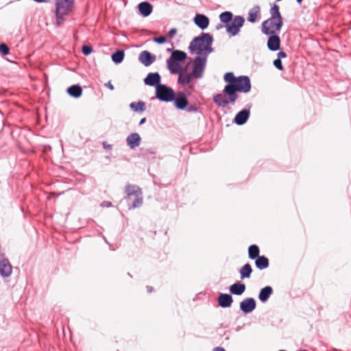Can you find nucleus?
<instances>
[{"instance_id": "1", "label": "nucleus", "mask_w": 351, "mask_h": 351, "mask_svg": "<svg viewBox=\"0 0 351 351\" xmlns=\"http://www.w3.org/2000/svg\"><path fill=\"white\" fill-rule=\"evenodd\" d=\"M213 38L209 33L202 32L195 37L189 44V49L191 53L196 52L198 56H208L214 49L212 47Z\"/></svg>"}, {"instance_id": "2", "label": "nucleus", "mask_w": 351, "mask_h": 351, "mask_svg": "<svg viewBox=\"0 0 351 351\" xmlns=\"http://www.w3.org/2000/svg\"><path fill=\"white\" fill-rule=\"evenodd\" d=\"M270 17L262 23L261 31L265 35L280 32L283 20L278 5L274 4L270 9Z\"/></svg>"}, {"instance_id": "3", "label": "nucleus", "mask_w": 351, "mask_h": 351, "mask_svg": "<svg viewBox=\"0 0 351 351\" xmlns=\"http://www.w3.org/2000/svg\"><path fill=\"white\" fill-rule=\"evenodd\" d=\"M187 58L186 53L180 50L172 51L171 56L167 60V66L169 72L172 74L180 73L182 66L180 62Z\"/></svg>"}, {"instance_id": "4", "label": "nucleus", "mask_w": 351, "mask_h": 351, "mask_svg": "<svg viewBox=\"0 0 351 351\" xmlns=\"http://www.w3.org/2000/svg\"><path fill=\"white\" fill-rule=\"evenodd\" d=\"M74 0H56V18L57 25H62L64 21V16L72 10Z\"/></svg>"}, {"instance_id": "5", "label": "nucleus", "mask_w": 351, "mask_h": 351, "mask_svg": "<svg viewBox=\"0 0 351 351\" xmlns=\"http://www.w3.org/2000/svg\"><path fill=\"white\" fill-rule=\"evenodd\" d=\"M228 89L230 90L228 93L231 95L232 97L237 99L239 97L237 92L247 93L250 90V80L248 76H239L237 77L234 85Z\"/></svg>"}, {"instance_id": "6", "label": "nucleus", "mask_w": 351, "mask_h": 351, "mask_svg": "<svg viewBox=\"0 0 351 351\" xmlns=\"http://www.w3.org/2000/svg\"><path fill=\"white\" fill-rule=\"evenodd\" d=\"M156 97L161 101L171 102L175 99V92L165 84H158L156 87Z\"/></svg>"}, {"instance_id": "7", "label": "nucleus", "mask_w": 351, "mask_h": 351, "mask_svg": "<svg viewBox=\"0 0 351 351\" xmlns=\"http://www.w3.org/2000/svg\"><path fill=\"white\" fill-rule=\"evenodd\" d=\"M207 58V56L198 55L195 58L193 62V69L191 71L194 77L199 79L202 77L206 68Z\"/></svg>"}, {"instance_id": "8", "label": "nucleus", "mask_w": 351, "mask_h": 351, "mask_svg": "<svg viewBox=\"0 0 351 351\" xmlns=\"http://www.w3.org/2000/svg\"><path fill=\"white\" fill-rule=\"evenodd\" d=\"M245 19L241 16H236L232 21L226 25V31L231 36L237 35L240 31V28L243 27Z\"/></svg>"}, {"instance_id": "9", "label": "nucleus", "mask_w": 351, "mask_h": 351, "mask_svg": "<svg viewBox=\"0 0 351 351\" xmlns=\"http://www.w3.org/2000/svg\"><path fill=\"white\" fill-rule=\"evenodd\" d=\"M225 95L219 93L213 97V101L219 107H226L228 104H233L237 99L236 98L232 97L231 95L227 92L223 91Z\"/></svg>"}, {"instance_id": "10", "label": "nucleus", "mask_w": 351, "mask_h": 351, "mask_svg": "<svg viewBox=\"0 0 351 351\" xmlns=\"http://www.w3.org/2000/svg\"><path fill=\"white\" fill-rule=\"evenodd\" d=\"M256 306V302L253 298H247L240 302V309L245 314L252 312Z\"/></svg>"}, {"instance_id": "11", "label": "nucleus", "mask_w": 351, "mask_h": 351, "mask_svg": "<svg viewBox=\"0 0 351 351\" xmlns=\"http://www.w3.org/2000/svg\"><path fill=\"white\" fill-rule=\"evenodd\" d=\"M174 106L179 110H184L187 107L188 99L184 93H178L177 95H175Z\"/></svg>"}, {"instance_id": "12", "label": "nucleus", "mask_w": 351, "mask_h": 351, "mask_svg": "<svg viewBox=\"0 0 351 351\" xmlns=\"http://www.w3.org/2000/svg\"><path fill=\"white\" fill-rule=\"evenodd\" d=\"M160 80L161 77L158 73H149L144 79V82L146 85L156 87L158 84H161Z\"/></svg>"}, {"instance_id": "13", "label": "nucleus", "mask_w": 351, "mask_h": 351, "mask_svg": "<svg viewBox=\"0 0 351 351\" xmlns=\"http://www.w3.org/2000/svg\"><path fill=\"white\" fill-rule=\"evenodd\" d=\"M12 272V267L7 258L0 261V274L4 278L10 276Z\"/></svg>"}, {"instance_id": "14", "label": "nucleus", "mask_w": 351, "mask_h": 351, "mask_svg": "<svg viewBox=\"0 0 351 351\" xmlns=\"http://www.w3.org/2000/svg\"><path fill=\"white\" fill-rule=\"evenodd\" d=\"M267 40V47L270 51H276L280 49V37L275 34H270Z\"/></svg>"}, {"instance_id": "15", "label": "nucleus", "mask_w": 351, "mask_h": 351, "mask_svg": "<svg viewBox=\"0 0 351 351\" xmlns=\"http://www.w3.org/2000/svg\"><path fill=\"white\" fill-rule=\"evenodd\" d=\"M156 60V57L147 51H142L138 56V60L145 66L151 65Z\"/></svg>"}, {"instance_id": "16", "label": "nucleus", "mask_w": 351, "mask_h": 351, "mask_svg": "<svg viewBox=\"0 0 351 351\" xmlns=\"http://www.w3.org/2000/svg\"><path fill=\"white\" fill-rule=\"evenodd\" d=\"M250 114V109H243L241 110L236 114L234 119V123L239 125H243L249 119Z\"/></svg>"}, {"instance_id": "17", "label": "nucleus", "mask_w": 351, "mask_h": 351, "mask_svg": "<svg viewBox=\"0 0 351 351\" xmlns=\"http://www.w3.org/2000/svg\"><path fill=\"white\" fill-rule=\"evenodd\" d=\"M195 24L201 29H205L209 25V19L204 14H197L193 19Z\"/></svg>"}, {"instance_id": "18", "label": "nucleus", "mask_w": 351, "mask_h": 351, "mask_svg": "<svg viewBox=\"0 0 351 351\" xmlns=\"http://www.w3.org/2000/svg\"><path fill=\"white\" fill-rule=\"evenodd\" d=\"M141 138L138 133H132L126 138L127 145L131 148L134 149L141 144Z\"/></svg>"}, {"instance_id": "19", "label": "nucleus", "mask_w": 351, "mask_h": 351, "mask_svg": "<svg viewBox=\"0 0 351 351\" xmlns=\"http://www.w3.org/2000/svg\"><path fill=\"white\" fill-rule=\"evenodd\" d=\"M233 302L231 295L228 293H220L218 298L219 305L222 308L230 307Z\"/></svg>"}, {"instance_id": "20", "label": "nucleus", "mask_w": 351, "mask_h": 351, "mask_svg": "<svg viewBox=\"0 0 351 351\" xmlns=\"http://www.w3.org/2000/svg\"><path fill=\"white\" fill-rule=\"evenodd\" d=\"M138 8L140 14L144 17H147L150 15L153 10L152 4L147 1L140 3L138 5Z\"/></svg>"}, {"instance_id": "21", "label": "nucleus", "mask_w": 351, "mask_h": 351, "mask_svg": "<svg viewBox=\"0 0 351 351\" xmlns=\"http://www.w3.org/2000/svg\"><path fill=\"white\" fill-rule=\"evenodd\" d=\"M245 289L246 287L244 283L237 282L230 287V292L234 295H241L245 292Z\"/></svg>"}, {"instance_id": "22", "label": "nucleus", "mask_w": 351, "mask_h": 351, "mask_svg": "<svg viewBox=\"0 0 351 351\" xmlns=\"http://www.w3.org/2000/svg\"><path fill=\"white\" fill-rule=\"evenodd\" d=\"M273 293V289L270 286H266L264 288L261 289L259 294H258V299L262 302H266L268 299L269 298L270 295Z\"/></svg>"}, {"instance_id": "23", "label": "nucleus", "mask_w": 351, "mask_h": 351, "mask_svg": "<svg viewBox=\"0 0 351 351\" xmlns=\"http://www.w3.org/2000/svg\"><path fill=\"white\" fill-rule=\"evenodd\" d=\"M223 79L226 82L228 83L227 85L225 86L223 91L229 92L230 90H228V88L232 87L234 85V84L236 82L237 77L234 76L233 73L228 72L224 75Z\"/></svg>"}, {"instance_id": "24", "label": "nucleus", "mask_w": 351, "mask_h": 351, "mask_svg": "<svg viewBox=\"0 0 351 351\" xmlns=\"http://www.w3.org/2000/svg\"><path fill=\"white\" fill-rule=\"evenodd\" d=\"M66 92L71 97L78 98L82 94V89L79 85H72L67 88Z\"/></svg>"}, {"instance_id": "25", "label": "nucleus", "mask_w": 351, "mask_h": 351, "mask_svg": "<svg viewBox=\"0 0 351 351\" xmlns=\"http://www.w3.org/2000/svg\"><path fill=\"white\" fill-rule=\"evenodd\" d=\"M178 74H179L178 82L182 85L189 84L191 82L192 77H194L191 72L189 73H183L182 70L180 73Z\"/></svg>"}, {"instance_id": "26", "label": "nucleus", "mask_w": 351, "mask_h": 351, "mask_svg": "<svg viewBox=\"0 0 351 351\" xmlns=\"http://www.w3.org/2000/svg\"><path fill=\"white\" fill-rule=\"evenodd\" d=\"M255 265L258 269H265L269 267V260L264 256H259L256 258Z\"/></svg>"}, {"instance_id": "27", "label": "nucleus", "mask_w": 351, "mask_h": 351, "mask_svg": "<svg viewBox=\"0 0 351 351\" xmlns=\"http://www.w3.org/2000/svg\"><path fill=\"white\" fill-rule=\"evenodd\" d=\"M125 193L128 196L133 195H135L136 196L142 195L141 189L136 185L128 184L125 186Z\"/></svg>"}, {"instance_id": "28", "label": "nucleus", "mask_w": 351, "mask_h": 351, "mask_svg": "<svg viewBox=\"0 0 351 351\" xmlns=\"http://www.w3.org/2000/svg\"><path fill=\"white\" fill-rule=\"evenodd\" d=\"M252 272V269L249 263L244 265L239 271L241 278H249Z\"/></svg>"}, {"instance_id": "29", "label": "nucleus", "mask_w": 351, "mask_h": 351, "mask_svg": "<svg viewBox=\"0 0 351 351\" xmlns=\"http://www.w3.org/2000/svg\"><path fill=\"white\" fill-rule=\"evenodd\" d=\"M260 12L258 5L254 6L248 12L247 21L250 23H254L256 21L257 15Z\"/></svg>"}, {"instance_id": "30", "label": "nucleus", "mask_w": 351, "mask_h": 351, "mask_svg": "<svg viewBox=\"0 0 351 351\" xmlns=\"http://www.w3.org/2000/svg\"><path fill=\"white\" fill-rule=\"evenodd\" d=\"M125 56L124 51L118 50L116 52L113 53L111 56L112 61L115 64H119L123 62Z\"/></svg>"}, {"instance_id": "31", "label": "nucleus", "mask_w": 351, "mask_h": 351, "mask_svg": "<svg viewBox=\"0 0 351 351\" xmlns=\"http://www.w3.org/2000/svg\"><path fill=\"white\" fill-rule=\"evenodd\" d=\"M130 107L135 112H143L146 109L145 104L144 101H139L138 102H132Z\"/></svg>"}, {"instance_id": "32", "label": "nucleus", "mask_w": 351, "mask_h": 351, "mask_svg": "<svg viewBox=\"0 0 351 351\" xmlns=\"http://www.w3.org/2000/svg\"><path fill=\"white\" fill-rule=\"evenodd\" d=\"M259 248L256 245H251L248 248V256L251 259L259 257Z\"/></svg>"}, {"instance_id": "33", "label": "nucleus", "mask_w": 351, "mask_h": 351, "mask_svg": "<svg viewBox=\"0 0 351 351\" xmlns=\"http://www.w3.org/2000/svg\"><path fill=\"white\" fill-rule=\"evenodd\" d=\"M232 16H233V14H232V12L226 11V12H222L219 15V19H220V21L223 23H226L227 25L230 22H231V21L233 19Z\"/></svg>"}, {"instance_id": "34", "label": "nucleus", "mask_w": 351, "mask_h": 351, "mask_svg": "<svg viewBox=\"0 0 351 351\" xmlns=\"http://www.w3.org/2000/svg\"><path fill=\"white\" fill-rule=\"evenodd\" d=\"M143 204V197L141 195L136 196L132 206H130V209L136 208L140 207Z\"/></svg>"}, {"instance_id": "35", "label": "nucleus", "mask_w": 351, "mask_h": 351, "mask_svg": "<svg viewBox=\"0 0 351 351\" xmlns=\"http://www.w3.org/2000/svg\"><path fill=\"white\" fill-rule=\"evenodd\" d=\"M9 51H10V49L9 47H8L7 45L4 44V43H2L0 45V53L2 54V55H7L9 53Z\"/></svg>"}, {"instance_id": "36", "label": "nucleus", "mask_w": 351, "mask_h": 351, "mask_svg": "<svg viewBox=\"0 0 351 351\" xmlns=\"http://www.w3.org/2000/svg\"><path fill=\"white\" fill-rule=\"evenodd\" d=\"M185 109L188 112H197L199 111V108L195 105H187Z\"/></svg>"}, {"instance_id": "37", "label": "nucleus", "mask_w": 351, "mask_h": 351, "mask_svg": "<svg viewBox=\"0 0 351 351\" xmlns=\"http://www.w3.org/2000/svg\"><path fill=\"white\" fill-rule=\"evenodd\" d=\"M93 51V48L90 46L84 45L82 47V53L87 56L89 55Z\"/></svg>"}, {"instance_id": "38", "label": "nucleus", "mask_w": 351, "mask_h": 351, "mask_svg": "<svg viewBox=\"0 0 351 351\" xmlns=\"http://www.w3.org/2000/svg\"><path fill=\"white\" fill-rule=\"evenodd\" d=\"M274 65L280 71L283 69L282 61L279 58H277L274 61Z\"/></svg>"}, {"instance_id": "39", "label": "nucleus", "mask_w": 351, "mask_h": 351, "mask_svg": "<svg viewBox=\"0 0 351 351\" xmlns=\"http://www.w3.org/2000/svg\"><path fill=\"white\" fill-rule=\"evenodd\" d=\"M154 42L158 43V44H163L166 42V38L165 36H161L159 37H155L153 38Z\"/></svg>"}, {"instance_id": "40", "label": "nucleus", "mask_w": 351, "mask_h": 351, "mask_svg": "<svg viewBox=\"0 0 351 351\" xmlns=\"http://www.w3.org/2000/svg\"><path fill=\"white\" fill-rule=\"evenodd\" d=\"M177 33V29L176 28H172L169 30L168 35L170 38L174 36V35Z\"/></svg>"}, {"instance_id": "41", "label": "nucleus", "mask_w": 351, "mask_h": 351, "mask_svg": "<svg viewBox=\"0 0 351 351\" xmlns=\"http://www.w3.org/2000/svg\"><path fill=\"white\" fill-rule=\"evenodd\" d=\"M286 57H287V53L285 51H281L278 53V58H279L280 60V58H286Z\"/></svg>"}, {"instance_id": "42", "label": "nucleus", "mask_w": 351, "mask_h": 351, "mask_svg": "<svg viewBox=\"0 0 351 351\" xmlns=\"http://www.w3.org/2000/svg\"><path fill=\"white\" fill-rule=\"evenodd\" d=\"M105 86L111 90H114V86L112 84V83L110 81L105 84Z\"/></svg>"}, {"instance_id": "43", "label": "nucleus", "mask_w": 351, "mask_h": 351, "mask_svg": "<svg viewBox=\"0 0 351 351\" xmlns=\"http://www.w3.org/2000/svg\"><path fill=\"white\" fill-rule=\"evenodd\" d=\"M103 146L105 149H112V145H110V144H107L106 142H104L103 143Z\"/></svg>"}, {"instance_id": "44", "label": "nucleus", "mask_w": 351, "mask_h": 351, "mask_svg": "<svg viewBox=\"0 0 351 351\" xmlns=\"http://www.w3.org/2000/svg\"><path fill=\"white\" fill-rule=\"evenodd\" d=\"M101 205L109 207V206H111L112 204H111V202H104L101 204Z\"/></svg>"}, {"instance_id": "45", "label": "nucleus", "mask_w": 351, "mask_h": 351, "mask_svg": "<svg viewBox=\"0 0 351 351\" xmlns=\"http://www.w3.org/2000/svg\"><path fill=\"white\" fill-rule=\"evenodd\" d=\"M34 1L38 3H47V2L49 1V0H34Z\"/></svg>"}, {"instance_id": "46", "label": "nucleus", "mask_w": 351, "mask_h": 351, "mask_svg": "<svg viewBox=\"0 0 351 351\" xmlns=\"http://www.w3.org/2000/svg\"><path fill=\"white\" fill-rule=\"evenodd\" d=\"M214 351H225V350H224V349H223V348H219V347H217V348H215L214 349Z\"/></svg>"}, {"instance_id": "47", "label": "nucleus", "mask_w": 351, "mask_h": 351, "mask_svg": "<svg viewBox=\"0 0 351 351\" xmlns=\"http://www.w3.org/2000/svg\"><path fill=\"white\" fill-rule=\"evenodd\" d=\"M145 121H146V119H145V118H143V119L140 121V122H139V125H142V124H143V123L145 122Z\"/></svg>"}, {"instance_id": "48", "label": "nucleus", "mask_w": 351, "mask_h": 351, "mask_svg": "<svg viewBox=\"0 0 351 351\" xmlns=\"http://www.w3.org/2000/svg\"><path fill=\"white\" fill-rule=\"evenodd\" d=\"M147 291L148 292L151 293L152 291V287L147 286Z\"/></svg>"}, {"instance_id": "49", "label": "nucleus", "mask_w": 351, "mask_h": 351, "mask_svg": "<svg viewBox=\"0 0 351 351\" xmlns=\"http://www.w3.org/2000/svg\"><path fill=\"white\" fill-rule=\"evenodd\" d=\"M223 27V25H219L217 26V29H219L222 28Z\"/></svg>"}, {"instance_id": "50", "label": "nucleus", "mask_w": 351, "mask_h": 351, "mask_svg": "<svg viewBox=\"0 0 351 351\" xmlns=\"http://www.w3.org/2000/svg\"><path fill=\"white\" fill-rule=\"evenodd\" d=\"M298 3H300L303 0H296Z\"/></svg>"}]
</instances>
